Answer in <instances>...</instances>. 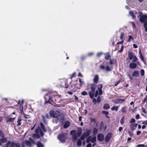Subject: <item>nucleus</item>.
Masks as SVG:
<instances>
[{"mask_svg": "<svg viewBox=\"0 0 147 147\" xmlns=\"http://www.w3.org/2000/svg\"><path fill=\"white\" fill-rule=\"evenodd\" d=\"M82 132V130L81 127H78L77 130V134L78 137H80Z\"/></svg>", "mask_w": 147, "mask_h": 147, "instance_id": "nucleus-16", "label": "nucleus"}, {"mask_svg": "<svg viewBox=\"0 0 147 147\" xmlns=\"http://www.w3.org/2000/svg\"><path fill=\"white\" fill-rule=\"evenodd\" d=\"M125 117L124 116L121 118L120 120V123L122 125L125 122Z\"/></svg>", "mask_w": 147, "mask_h": 147, "instance_id": "nucleus-31", "label": "nucleus"}, {"mask_svg": "<svg viewBox=\"0 0 147 147\" xmlns=\"http://www.w3.org/2000/svg\"><path fill=\"white\" fill-rule=\"evenodd\" d=\"M0 137L1 138H0V146L2 145V144L7 142V138L5 137V134L3 132L0 130Z\"/></svg>", "mask_w": 147, "mask_h": 147, "instance_id": "nucleus-5", "label": "nucleus"}, {"mask_svg": "<svg viewBox=\"0 0 147 147\" xmlns=\"http://www.w3.org/2000/svg\"><path fill=\"white\" fill-rule=\"evenodd\" d=\"M15 119V118L13 117V118L10 117L7 119L6 120V122L7 123H8L9 122H11L12 121H13Z\"/></svg>", "mask_w": 147, "mask_h": 147, "instance_id": "nucleus-27", "label": "nucleus"}, {"mask_svg": "<svg viewBox=\"0 0 147 147\" xmlns=\"http://www.w3.org/2000/svg\"><path fill=\"white\" fill-rule=\"evenodd\" d=\"M125 100L124 99L121 98H117L113 100L115 104H122L123 102H125Z\"/></svg>", "mask_w": 147, "mask_h": 147, "instance_id": "nucleus-7", "label": "nucleus"}, {"mask_svg": "<svg viewBox=\"0 0 147 147\" xmlns=\"http://www.w3.org/2000/svg\"><path fill=\"white\" fill-rule=\"evenodd\" d=\"M128 133L130 137H132L133 136V134L130 130L128 131Z\"/></svg>", "mask_w": 147, "mask_h": 147, "instance_id": "nucleus-47", "label": "nucleus"}, {"mask_svg": "<svg viewBox=\"0 0 147 147\" xmlns=\"http://www.w3.org/2000/svg\"><path fill=\"white\" fill-rule=\"evenodd\" d=\"M91 132V131L90 129H87L86 132L84 133L83 134H84L86 137H87L90 135Z\"/></svg>", "mask_w": 147, "mask_h": 147, "instance_id": "nucleus-18", "label": "nucleus"}, {"mask_svg": "<svg viewBox=\"0 0 147 147\" xmlns=\"http://www.w3.org/2000/svg\"><path fill=\"white\" fill-rule=\"evenodd\" d=\"M90 88L91 89V91L95 92V90L97 86L95 85V84L92 83L90 84Z\"/></svg>", "mask_w": 147, "mask_h": 147, "instance_id": "nucleus-17", "label": "nucleus"}, {"mask_svg": "<svg viewBox=\"0 0 147 147\" xmlns=\"http://www.w3.org/2000/svg\"><path fill=\"white\" fill-rule=\"evenodd\" d=\"M58 121L60 120L62 123H63L65 120V116L63 115H60Z\"/></svg>", "mask_w": 147, "mask_h": 147, "instance_id": "nucleus-14", "label": "nucleus"}, {"mask_svg": "<svg viewBox=\"0 0 147 147\" xmlns=\"http://www.w3.org/2000/svg\"><path fill=\"white\" fill-rule=\"evenodd\" d=\"M81 140L79 139L78 140L77 145L78 146H80L82 145V142L81 141Z\"/></svg>", "mask_w": 147, "mask_h": 147, "instance_id": "nucleus-37", "label": "nucleus"}, {"mask_svg": "<svg viewBox=\"0 0 147 147\" xmlns=\"http://www.w3.org/2000/svg\"><path fill=\"white\" fill-rule=\"evenodd\" d=\"M70 122L68 121H65L64 123L63 127L64 129H66L69 127L70 125Z\"/></svg>", "mask_w": 147, "mask_h": 147, "instance_id": "nucleus-13", "label": "nucleus"}, {"mask_svg": "<svg viewBox=\"0 0 147 147\" xmlns=\"http://www.w3.org/2000/svg\"><path fill=\"white\" fill-rule=\"evenodd\" d=\"M78 79L80 82V85L81 86L83 84L84 82L82 81V80L80 78H79Z\"/></svg>", "mask_w": 147, "mask_h": 147, "instance_id": "nucleus-45", "label": "nucleus"}, {"mask_svg": "<svg viewBox=\"0 0 147 147\" xmlns=\"http://www.w3.org/2000/svg\"><path fill=\"white\" fill-rule=\"evenodd\" d=\"M87 137H86V135H85V134H83L81 136L80 138L82 140H84L85 138H86Z\"/></svg>", "mask_w": 147, "mask_h": 147, "instance_id": "nucleus-35", "label": "nucleus"}, {"mask_svg": "<svg viewBox=\"0 0 147 147\" xmlns=\"http://www.w3.org/2000/svg\"><path fill=\"white\" fill-rule=\"evenodd\" d=\"M98 91L97 90H96L95 92V94H94L95 97H97L98 95Z\"/></svg>", "mask_w": 147, "mask_h": 147, "instance_id": "nucleus-54", "label": "nucleus"}, {"mask_svg": "<svg viewBox=\"0 0 147 147\" xmlns=\"http://www.w3.org/2000/svg\"><path fill=\"white\" fill-rule=\"evenodd\" d=\"M21 144L19 143H16L14 142H11L10 147H21Z\"/></svg>", "mask_w": 147, "mask_h": 147, "instance_id": "nucleus-10", "label": "nucleus"}, {"mask_svg": "<svg viewBox=\"0 0 147 147\" xmlns=\"http://www.w3.org/2000/svg\"><path fill=\"white\" fill-rule=\"evenodd\" d=\"M142 124L145 125H147V120L144 121L142 123Z\"/></svg>", "mask_w": 147, "mask_h": 147, "instance_id": "nucleus-64", "label": "nucleus"}, {"mask_svg": "<svg viewBox=\"0 0 147 147\" xmlns=\"http://www.w3.org/2000/svg\"><path fill=\"white\" fill-rule=\"evenodd\" d=\"M141 110L144 113V114H146V113L147 112L145 109L143 107L142 108Z\"/></svg>", "mask_w": 147, "mask_h": 147, "instance_id": "nucleus-56", "label": "nucleus"}, {"mask_svg": "<svg viewBox=\"0 0 147 147\" xmlns=\"http://www.w3.org/2000/svg\"><path fill=\"white\" fill-rule=\"evenodd\" d=\"M67 134L64 132L59 134L57 137L58 139L61 143H64L67 138Z\"/></svg>", "mask_w": 147, "mask_h": 147, "instance_id": "nucleus-3", "label": "nucleus"}, {"mask_svg": "<svg viewBox=\"0 0 147 147\" xmlns=\"http://www.w3.org/2000/svg\"><path fill=\"white\" fill-rule=\"evenodd\" d=\"M129 14L133 18H134L136 17V16L134 15V13L132 11H130L129 12Z\"/></svg>", "mask_w": 147, "mask_h": 147, "instance_id": "nucleus-33", "label": "nucleus"}, {"mask_svg": "<svg viewBox=\"0 0 147 147\" xmlns=\"http://www.w3.org/2000/svg\"><path fill=\"white\" fill-rule=\"evenodd\" d=\"M111 57V56L109 53L108 52L105 54V59L106 60H108Z\"/></svg>", "mask_w": 147, "mask_h": 147, "instance_id": "nucleus-19", "label": "nucleus"}, {"mask_svg": "<svg viewBox=\"0 0 147 147\" xmlns=\"http://www.w3.org/2000/svg\"><path fill=\"white\" fill-rule=\"evenodd\" d=\"M138 125V124L137 123H134V124H130V126H134V127H135V129H136V128L137 127Z\"/></svg>", "mask_w": 147, "mask_h": 147, "instance_id": "nucleus-55", "label": "nucleus"}, {"mask_svg": "<svg viewBox=\"0 0 147 147\" xmlns=\"http://www.w3.org/2000/svg\"><path fill=\"white\" fill-rule=\"evenodd\" d=\"M99 80V76L98 75H96L95 76L93 79V82L94 83V84H97Z\"/></svg>", "mask_w": 147, "mask_h": 147, "instance_id": "nucleus-15", "label": "nucleus"}, {"mask_svg": "<svg viewBox=\"0 0 147 147\" xmlns=\"http://www.w3.org/2000/svg\"><path fill=\"white\" fill-rule=\"evenodd\" d=\"M97 137L98 140L99 141L102 142L104 140V136L102 134H98Z\"/></svg>", "mask_w": 147, "mask_h": 147, "instance_id": "nucleus-12", "label": "nucleus"}, {"mask_svg": "<svg viewBox=\"0 0 147 147\" xmlns=\"http://www.w3.org/2000/svg\"><path fill=\"white\" fill-rule=\"evenodd\" d=\"M102 113L103 114L105 115L107 118H109V117L108 116L109 114V113L108 111H103L102 112Z\"/></svg>", "mask_w": 147, "mask_h": 147, "instance_id": "nucleus-29", "label": "nucleus"}, {"mask_svg": "<svg viewBox=\"0 0 147 147\" xmlns=\"http://www.w3.org/2000/svg\"><path fill=\"white\" fill-rule=\"evenodd\" d=\"M140 115L139 114H137L135 118L136 119H139Z\"/></svg>", "mask_w": 147, "mask_h": 147, "instance_id": "nucleus-62", "label": "nucleus"}, {"mask_svg": "<svg viewBox=\"0 0 147 147\" xmlns=\"http://www.w3.org/2000/svg\"><path fill=\"white\" fill-rule=\"evenodd\" d=\"M91 136H89L87 138L86 140V141L87 143H89L90 141H91Z\"/></svg>", "mask_w": 147, "mask_h": 147, "instance_id": "nucleus-46", "label": "nucleus"}, {"mask_svg": "<svg viewBox=\"0 0 147 147\" xmlns=\"http://www.w3.org/2000/svg\"><path fill=\"white\" fill-rule=\"evenodd\" d=\"M41 129L39 127H38L35 130V132L36 134L39 133V132L41 131Z\"/></svg>", "mask_w": 147, "mask_h": 147, "instance_id": "nucleus-40", "label": "nucleus"}, {"mask_svg": "<svg viewBox=\"0 0 147 147\" xmlns=\"http://www.w3.org/2000/svg\"><path fill=\"white\" fill-rule=\"evenodd\" d=\"M98 129L96 128H94L93 130V135H95L98 132Z\"/></svg>", "mask_w": 147, "mask_h": 147, "instance_id": "nucleus-28", "label": "nucleus"}, {"mask_svg": "<svg viewBox=\"0 0 147 147\" xmlns=\"http://www.w3.org/2000/svg\"><path fill=\"white\" fill-rule=\"evenodd\" d=\"M22 119L20 118L17 121V123L18 124L17 125V126H20L21 124V121H22Z\"/></svg>", "mask_w": 147, "mask_h": 147, "instance_id": "nucleus-34", "label": "nucleus"}, {"mask_svg": "<svg viewBox=\"0 0 147 147\" xmlns=\"http://www.w3.org/2000/svg\"><path fill=\"white\" fill-rule=\"evenodd\" d=\"M110 108V106L108 104L106 103L103 106V108L104 109H108Z\"/></svg>", "mask_w": 147, "mask_h": 147, "instance_id": "nucleus-23", "label": "nucleus"}, {"mask_svg": "<svg viewBox=\"0 0 147 147\" xmlns=\"http://www.w3.org/2000/svg\"><path fill=\"white\" fill-rule=\"evenodd\" d=\"M55 96L52 92H49L48 93L46 94L44 96L45 101V104L47 103H51V102H53L52 99L53 96Z\"/></svg>", "mask_w": 147, "mask_h": 147, "instance_id": "nucleus-2", "label": "nucleus"}, {"mask_svg": "<svg viewBox=\"0 0 147 147\" xmlns=\"http://www.w3.org/2000/svg\"><path fill=\"white\" fill-rule=\"evenodd\" d=\"M124 33L123 32H122L121 33V35L120 36V39L121 40H124L125 39H124Z\"/></svg>", "mask_w": 147, "mask_h": 147, "instance_id": "nucleus-32", "label": "nucleus"}, {"mask_svg": "<svg viewBox=\"0 0 147 147\" xmlns=\"http://www.w3.org/2000/svg\"><path fill=\"white\" fill-rule=\"evenodd\" d=\"M86 58V57L84 56H82L81 57V59L82 61H83Z\"/></svg>", "mask_w": 147, "mask_h": 147, "instance_id": "nucleus-59", "label": "nucleus"}, {"mask_svg": "<svg viewBox=\"0 0 147 147\" xmlns=\"http://www.w3.org/2000/svg\"><path fill=\"white\" fill-rule=\"evenodd\" d=\"M29 140H30V143H32L33 144H35V142L34 140L32 138H29Z\"/></svg>", "mask_w": 147, "mask_h": 147, "instance_id": "nucleus-41", "label": "nucleus"}, {"mask_svg": "<svg viewBox=\"0 0 147 147\" xmlns=\"http://www.w3.org/2000/svg\"><path fill=\"white\" fill-rule=\"evenodd\" d=\"M81 94L83 96L86 95L88 94L87 92L85 91L82 92L81 93Z\"/></svg>", "mask_w": 147, "mask_h": 147, "instance_id": "nucleus-51", "label": "nucleus"}, {"mask_svg": "<svg viewBox=\"0 0 147 147\" xmlns=\"http://www.w3.org/2000/svg\"><path fill=\"white\" fill-rule=\"evenodd\" d=\"M70 134L74 140H76L77 139L78 137L77 136L76 131L75 130H73L71 131Z\"/></svg>", "mask_w": 147, "mask_h": 147, "instance_id": "nucleus-8", "label": "nucleus"}, {"mask_svg": "<svg viewBox=\"0 0 147 147\" xmlns=\"http://www.w3.org/2000/svg\"><path fill=\"white\" fill-rule=\"evenodd\" d=\"M129 126L131 131H132L136 129L135 127H134L133 126H130V125Z\"/></svg>", "mask_w": 147, "mask_h": 147, "instance_id": "nucleus-50", "label": "nucleus"}, {"mask_svg": "<svg viewBox=\"0 0 147 147\" xmlns=\"http://www.w3.org/2000/svg\"><path fill=\"white\" fill-rule=\"evenodd\" d=\"M140 74L142 76H143L144 75V71L143 69H141L140 71Z\"/></svg>", "mask_w": 147, "mask_h": 147, "instance_id": "nucleus-42", "label": "nucleus"}, {"mask_svg": "<svg viewBox=\"0 0 147 147\" xmlns=\"http://www.w3.org/2000/svg\"><path fill=\"white\" fill-rule=\"evenodd\" d=\"M144 144H139L137 145L136 147H144Z\"/></svg>", "mask_w": 147, "mask_h": 147, "instance_id": "nucleus-57", "label": "nucleus"}, {"mask_svg": "<svg viewBox=\"0 0 147 147\" xmlns=\"http://www.w3.org/2000/svg\"><path fill=\"white\" fill-rule=\"evenodd\" d=\"M134 40V38H133L132 36L131 35H129V38L127 39V42H129L131 40Z\"/></svg>", "mask_w": 147, "mask_h": 147, "instance_id": "nucleus-39", "label": "nucleus"}, {"mask_svg": "<svg viewBox=\"0 0 147 147\" xmlns=\"http://www.w3.org/2000/svg\"><path fill=\"white\" fill-rule=\"evenodd\" d=\"M119 107L118 106H113L111 108V109L112 111H118Z\"/></svg>", "mask_w": 147, "mask_h": 147, "instance_id": "nucleus-26", "label": "nucleus"}, {"mask_svg": "<svg viewBox=\"0 0 147 147\" xmlns=\"http://www.w3.org/2000/svg\"><path fill=\"white\" fill-rule=\"evenodd\" d=\"M112 136V134L111 133H108L106 136L105 138V141L106 142H108Z\"/></svg>", "mask_w": 147, "mask_h": 147, "instance_id": "nucleus-11", "label": "nucleus"}, {"mask_svg": "<svg viewBox=\"0 0 147 147\" xmlns=\"http://www.w3.org/2000/svg\"><path fill=\"white\" fill-rule=\"evenodd\" d=\"M139 71H134L133 73L132 74V76L134 77L135 76L138 77L139 76Z\"/></svg>", "mask_w": 147, "mask_h": 147, "instance_id": "nucleus-22", "label": "nucleus"}, {"mask_svg": "<svg viewBox=\"0 0 147 147\" xmlns=\"http://www.w3.org/2000/svg\"><path fill=\"white\" fill-rule=\"evenodd\" d=\"M103 87V85L102 84H100L98 85V91L102 90V88Z\"/></svg>", "mask_w": 147, "mask_h": 147, "instance_id": "nucleus-36", "label": "nucleus"}, {"mask_svg": "<svg viewBox=\"0 0 147 147\" xmlns=\"http://www.w3.org/2000/svg\"><path fill=\"white\" fill-rule=\"evenodd\" d=\"M37 147H44V145L40 141H38L36 143Z\"/></svg>", "mask_w": 147, "mask_h": 147, "instance_id": "nucleus-24", "label": "nucleus"}, {"mask_svg": "<svg viewBox=\"0 0 147 147\" xmlns=\"http://www.w3.org/2000/svg\"><path fill=\"white\" fill-rule=\"evenodd\" d=\"M76 76V72H74L71 75V76L70 77V78L71 79H72L74 77H75Z\"/></svg>", "mask_w": 147, "mask_h": 147, "instance_id": "nucleus-53", "label": "nucleus"}, {"mask_svg": "<svg viewBox=\"0 0 147 147\" xmlns=\"http://www.w3.org/2000/svg\"><path fill=\"white\" fill-rule=\"evenodd\" d=\"M128 57L130 60H132V63L129 64V67L130 68L134 69L136 68L137 66V64L140 65V62L138 61V59L136 56L132 52H128Z\"/></svg>", "mask_w": 147, "mask_h": 147, "instance_id": "nucleus-1", "label": "nucleus"}, {"mask_svg": "<svg viewBox=\"0 0 147 147\" xmlns=\"http://www.w3.org/2000/svg\"><path fill=\"white\" fill-rule=\"evenodd\" d=\"M124 46L123 45H122L121 46V48L120 50L119 51V52H121L124 49Z\"/></svg>", "mask_w": 147, "mask_h": 147, "instance_id": "nucleus-58", "label": "nucleus"}, {"mask_svg": "<svg viewBox=\"0 0 147 147\" xmlns=\"http://www.w3.org/2000/svg\"><path fill=\"white\" fill-rule=\"evenodd\" d=\"M136 121V120L134 118H132L130 121L129 123H134Z\"/></svg>", "mask_w": 147, "mask_h": 147, "instance_id": "nucleus-49", "label": "nucleus"}, {"mask_svg": "<svg viewBox=\"0 0 147 147\" xmlns=\"http://www.w3.org/2000/svg\"><path fill=\"white\" fill-rule=\"evenodd\" d=\"M144 27H146V26H147V20H146V21L145 22H144Z\"/></svg>", "mask_w": 147, "mask_h": 147, "instance_id": "nucleus-63", "label": "nucleus"}, {"mask_svg": "<svg viewBox=\"0 0 147 147\" xmlns=\"http://www.w3.org/2000/svg\"><path fill=\"white\" fill-rule=\"evenodd\" d=\"M139 20L142 23H143L147 20V16L146 15H142L141 16L140 15Z\"/></svg>", "mask_w": 147, "mask_h": 147, "instance_id": "nucleus-6", "label": "nucleus"}, {"mask_svg": "<svg viewBox=\"0 0 147 147\" xmlns=\"http://www.w3.org/2000/svg\"><path fill=\"white\" fill-rule=\"evenodd\" d=\"M96 138L95 136L93 137L91 139V142L92 143H94L96 142Z\"/></svg>", "mask_w": 147, "mask_h": 147, "instance_id": "nucleus-38", "label": "nucleus"}, {"mask_svg": "<svg viewBox=\"0 0 147 147\" xmlns=\"http://www.w3.org/2000/svg\"><path fill=\"white\" fill-rule=\"evenodd\" d=\"M100 68L102 70H105V69L106 71H109L111 70L110 67L108 65H107L106 66V68H105L104 65H101L100 66Z\"/></svg>", "mask_w": 147, "mask_h": 147, "instance_id": "nucleus-9", "label": "nucleus"}, {"mask_svg": "<svg viewBox=\"0 0 147 147\" xmlns=\"http://www.w3.org/2000/svg\"><path fill=\"white\" fill-rule=\"evenodd\" d=\"M139 57L142 61H144V59L143 55L140 56Z\"/></svg>", "mask_w": 147, "mask_h": 147, "instance_id": "nucleus-60", "label": "nucleus"}, {"mask_svg": "<svg viewBox=\"0 0 147 147\" xmlns=\"http://www.w3.org/2000/svg\"><path fill=\"white\" fill-rule=\"evenodd\" d=\"M41 128L42 129V130L45 132L47 131V129L45 128V125L42 123H40Z\"/></svg>", "mask_w": 147, "mask_h": 147, "instance_id": "nucleus-21", "label": "nucleus"}, {"mask_svg": "<svg viewBox=\"0 0 147 147\" xmlns=\"http://www.w3.org/2000/svg\"><path fill=\"white\" fill-rule=\"evenodd\" d=\"M26 145L27 146H31V144L29 141H26Z\"/></svg>", "mask_w": 147, "mask_h": 147, "instance_id": "nucleus-44", "label": "nucleus"}, {"mask_svg": "<svg viewBox=\"0 0 147 147\" xmlns=\"http://www.w3.org/2000/svg\"><path fill=\"white\" fill-rule=\"evenodd\" d=\"M94 91H91L89 92V94L91 98H93L94 94Z\"/></svg>", "mask_w": 147, "mask_h": 147, "instance_id": "nucleus-20", "label": "nucleus"}, {"mask_svg": "<svg viewBox=\"0 0 147 147\" xmlns=\"http://www.w3.org/2000/svg\"><path fill=\"white\" fill-rule=\"evenodd\" d=\"M120 82V80L115 82V84L114 86H117Z\"/></svg>", "mask_w": 147, "mask_h": 147, "instance_id": "nucleus-52", "label": "nucleus"}, {"mask_svg": "<svg viewBox=\"0 0 147 147\" xmlns=\"http://www.w3.org/2000/svg\"><path fill=\"white\" fill-rule=\"evenodd\" d=\"M49 114L53 118L55 117L57 119H58L60 115V112L57 111H50Z\"/></svg>", "mask_w": 147, "mask_h": 147, "instance_id": "nucleus-4", "label": "nucleus"}, {"mask_svg": "<svg viewBox=\"0 0 147 147\" xmlns=\"http://www.w3.org/2000/svg\"><path fill=\"white\" fill-rule=\"evenodd\" d=\"M101 101L100 97V96H98L97 98V102L98 103H99Z\"/></svg>", "mask_w": 147, "mask_h": 147, "instance_id": "nucleus-48", "label": "nucleus"}, {"mask_svg": "<svg viewBox=\"0 0 147 147\" xmlns=\"http://www.w3.org/2000/svg\"><path fill=\"white\" fill-rule=\"evenodd\" d=\"M127 107L126 106H124L121 109V111L122 113H126V109H127Z\"/></svg>", "mask_w": 147, "mask_h": 147, "instance_id": "nucleus-30", "label": "nucleus"}, {"mask_svg": "<svg viewBox=\"0 0 147 147\" xmlns=\"http://www.w3.org/2000/svg\"><path fill=\"white\" fill-rule=\"evenodd\" d=\"M33 137L34 139H39L40 137L39 134L36 133L33 135Z\"/></svg>", "mask_w": 147, "mask_h": 147, "instance_id": "nucleus-25", "label": "nucleus"}, {"mask_svg": "<svg viewBox=\"0 0 147 147\" xmlns=\"http://www.w3.org/2000/svg\"><path fill=\"white\" fill-rule=\"evenodd\" d=\"M115 61L113 59H110L109 60V63L110 64L113 65L114 64Z\"/></svg>", "mask_w": 147, "mask_h": 147, "instance_id": "nucleus-43", "label": "nucleus"}, {"mask_svg": "<svg viewBox=\"0 0 147 147\" xmlns=\"http://www.w3.org/2000/svg\"><path fill=\"white\" fill-rule=\"evenodd\" d=\"M40 134L41 136H44V134L43 132L41 130L40 131Z\"/></svg>", "mask_w": 147, "mask_h": 147, "instance_id": "nucleus-61", "label": "nucleus"}]
</instances>
